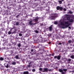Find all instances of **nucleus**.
<instances>
[{
    "mask_svg": "<svg viewBox=\"0 0 74 74\" xmlns=\"http://www.w3.org/2000/svg\"><path fill=\"white\" fill-rule=\"evenodd\" d=\"M57 16V15L56 14H53V15L51 16V18L53 20Z\"/></svg>",
    "mask_w": 74,
    "mask_h": 74,
    "instance_id": "1",
    "label": "nucleus"
},
{
    "mask_svg": "<svg viewBox=\"0 0 74 74\" xmlns=\"http://www.w3.org/2000/svg\"><path fill=\"white\" fill-rule=\"evenodd\" d=\"M42 3H43V4H45L46 5L45 6V7H47V6H48V5H49V4H49V3H47L46 1H43Z\"/></svg>",
    "mask_w": 74,
    "mask_h": 74,
    "instance_id": "2",
    "label": "nucleus"
},
{
    "mask_svg": "<svg viewBox=\"0 0 74 74\" xmlns=\"http://www.w3.org/2000/svg\"><path fill=\"white\" fill-rule=\"evenodd\" d=\"M33 39H34V41H35V42H38V39L37 38L36 36H33Z\"/></svg>",
    "mask_w": 74,
    "mask_h": 74,
    "instance_id": "3",
    "label": "nucleus"
},
{
    "mask_svg": "<svg viewBox=\"0 0 74 74\" xmlns=\"http://www.w3.org/2000/svg\"><path fill=\"white\" fill-rule=\"evenodd\" d=\"M56 9L57 10H60V11H62V10H63V8L59 6H58L56 7Z\"/></svg>",
    "mask_w": 74,
    "mask_h": 74,
    "instance_id": "4",
    "label": "nucleus"
},
{
    "mask_svg": "<svg viewBox=\"0 0 74 74\" xmlns=\"http://www.w3.org/2000/svg\"><path fill=\"white\" fill-rule=\"evenodd\" d=\"M61 58V56L60 55H58V56H55L54 57V59H56L57 58L58 60H60Z\"/></svg>",
    "mask_w": 74,
    "mask_h": 74,
    "instance_id": "5",
    "label": "nucleus"
},
{
    "mask_svg": "<svg viewBox=\"0 0 74 74\" xmlns=\"http://www.w3.org/2000/svg\"><path fill=\"white\" fill-rule=\"evenodd\" d=\"M38 19H39V18L38 16H37L35 18V19H33V21H34L35 22H38Z\"/></svg>",
    "mask_w": 74,
    "mask_h": 74,
    "instance_id": "6",
    "label": "nucleus"
},
{
    "mask_svg": "<svg viewBox=\"0 0 74 74\" xmlns=\"http://www.w3.org/2000/svg\"><path fill=\"white\" fill-rule=\"evenodd\" d=\"M64 23L65 25H66V24H67L69 27L71 25V23H69V22H68V21H65Z\"/></svg>",
    "mask_w": 74,
    "mask_h": 74,
    "instance_id": "7",
    "label": "nucleus"
},
{
    "mask_svg": "<svg viewBox=\"0 0 74 74\" xmlns=\"http://www.w3.org/2000/svg\"><path fill=\"white\" fill-rule=\"evenodd\" d=\"M44 70L43 71V72H45V71H48V69L47 68H45L43 69Z\"/></svg>",
    "mask_w": 74,
    "mask_h": 74,
    "instance_id": "8",
    "label": "nucleus"
},
{
    "mask_svg": "<svg viewBox=\"0 0 74 74\" xmlns=\"http://www.w3.org/2000/svg\"><path fill=\"white\" fill-rule=\"evenodd\" d=\"M32 22H33V21L32 20H31L29 22V25H33V23H32Z\"/></svg>",
    "mask_w": 74,
    "mask_h": 74,
    "instance_id": "9",
    "label": "nucleus"
},
{
    "mask_svg": "<svg viewBox=\"0 0 74 74\" xmlns=\"http://www.w3.org/2000/svg\"><path fill=\"white\" fill-rule=\"evenodd\" d=\"M49 30L50 32L52 31V25H51V26L49 28Z\"/></svg>",
    "mask_w": 74,
    "mask_h": 74,
    "instance_id": "10",
    "label": "nucleus"
},
{
    "mask_svg": "<svg viewBox=\"0 0 74 74\" xmlns=\"http://www.w3.org/2000/svg\"><path fill=\"white\" fill-rule=\"evenodd\" d=\"M69 22L70 23H72L74 22V20H73V19H70V20H69Z\"/></svg>",
    "mask_w": 74,
    "mask_h": 74,
    "instance_id": "11",
    "label": "nucleus"
},
{
    "mask_svg": "<svg viewBox=\"0 0 74 74\" xmlns=\"http://www.w3.org/2000/svg\"><path fill=\"white\" fill-rule=\"evenodd\" d=\"M23 74H29V72L28 71H24L23 73Z\"/></svg>",
    "mask_w": 74,
    "mask_h": 74,
    "instance_id": "12",
    "label": "nucleus"
},
{
    "mask_svg": "<svg viewBox=\"0 0 74 74\" xmlns=\"http://www.w3.org/2000/svg\"><path fill=\"white\" fill-rule=\"evenodd\" d=\"M60 25H61V26H65V24L63 22H61L60 23Z\"/></svg>",
    "mask_w": 74,
    "mask_h": 74,
    "instance_id": "13",
    "label": "nucleus"
},
{
    "mask_svg": "<svg viewBox=\"0 0 74 74\" xmlns=\"http://www.w3.org/2000/svg\"><path fill=\"white\" fill-rule=\"evenodd\" d=\"M5 64H5L4 65L5 67L7 68H8V67H9V66L8 65V64H7L6 65H5Z\"/></svg>",
    "mask_w": 74,
    "mask_h": 74,
    "instance_id": "14",
    "label": "nucleus"
},
{
    "mask_svg": "<svg viewBox=\"0 0 74 74\" xmlns=\"http://www.w3.org/2000/svg\"><path fill=\"white\" fill-rule=\"evenodd\" d=\"M59 72H60V73H62V72H63V70L61 69H60L58 70Z\"/></svg>",
    "mask_w": 74,
    "mask_h": 74,
    "instance_id": "15",
    "label": "nucleus"
},
{
    "mask_svg": "<svg viewBox=\"0 0 74 74\" xmlns=\"http://www.w3.org/2000/svg\"><path fill=\"white\" fill-rule=\"evenodd\" d=\"M16 30H17L16 29H14L13 32V33H16Z\"/></svg>",
    "mask_w": 74,
    "mask_h": 74,
    "instance_id": "16",
    "label": "nucleus"
},
{
    "mask_svg": "<svg viewBox=\"0 0 74 74\" xmlns=\"http://www.w3.org/2000/svg\"><path fill=\"white\" fill-rule=\"evenodd\" d=\"M66 19L67 21H69V20L70 19V17H66Z\"/></svg>",
    "mask_w": 74,
    "mask_h": 74,
    "instance_id": "17",
    "label": "nucleus"
},
{
    "mask_svg": "<svg viewBox=\"0 0 74 74\" xmlns=\"http://www.w3.org/2000/svg\"><path fill=\"white\" fill-rule=\"evenodd\" d=\"M71 17L72 18V19H74V15H72L71 16Z\"/></svg>",
    "mask_w": 74,
    "mask_h": 74,
    "instance_id": "18",
    "label": "nucleus"
},
{
    "mask_svg": "<svg viewBox=\"0 0 74 74\" xmlns=\"http://www.w3.org/2000/svg\"><path fill=\"white\" fill-rule=\"evenodd\" d=\"M58 2H59V3L60 4H61L62 3V1L59 0Z\"/></svg>",
    "mask_w": 74,
    "mask_h": 74,
    "instance_id": "19",
    "label": "nucleus"
},
{
    "mask_svg": "<svg viewBox=\"0 0 74 74\" xmlns=\"http://www.w3.org/2000/svg\"><path fill=\"white\" fill-rule=\"evenodd\" d=\"M15 58H16V59H19V56L18 55H16L15 56Z\"/></svg>",
    "mask_w": 74,
    "mask_h": 74,
    "instance_id": "20",
    "label": "nucleus"
},
{
    "mask_svg": "<svg viewBox=\"0 0 74 74\" xmlns=\"http://www.w3.org/2000/svg\"><path fill=\"white\" fill-rule=\"evenodd\" d=\"M12 64L13 65H15V64H16V62H13L12 63Z\"/></svg>",
    "mask_w": 74,
    "mask_h": 74,
    "instance_id": "21",
    "label": "nucleus"
},
{
    "mask_svg": "<svg viewBox=\"0 0 74 74\" xmlns=\"http://www.w3.org/2000/svg\"><path fill=\"white\" fill-rule=\"evenodd\" d=\"M71 42H72V41H71V40H70L68 41V42L69 44H71Z\"/></svg>",
    "mask_w": 74,
    "mask_h": 74,
    "instance_id": "22",
    "label": "nucleus"
},
{
    "mask_svg": "<svg viewBox=\"0 0 74 74\" xmlns=\"http://www.w3.org/2000/svg\"><path fill=\"white\" fill-rule=\"evenodd\" d=\"M4 58L2 57L0 58V60H3Z\"/></svg>",
    "mask_w": 74,
    "mask_h": 74,
    "instance_id": "23",
    "label": "nucleus"
},
{
    "mask_svg": "<svg viewBox=\"0 0 74 74\" xmlns=\"http://www.w3.org/2000/svg\"><path fill=\"white\" fill-rule=\"evenodd\" d=\"M19 23L17 22L16 23V26H18V25H19Z\"/></svg>",
    "mask_w": 74,
    "mask_h": 74,
    "instance_id": "24",
    "label": "nucleus"
},
{
    "mask_svg": "<svg viewBox=\"0 0 74 74\" xmlns=\"http://www.w3.org/2000/svg\"><path fill=\"white\" fill-rule=\"evenodd\" d=\"M65 28H67V27H69V26L68 25H65Z\"/></svg>",
    "mask_w": 74,
    "mask_h": 74,
    "instance_id": "25",
    "label": "nucleus"
},
{
    "mask_svg": "<svg viewBox=\"0 0 74 74\" xmlns=\"http://www.w3.org/2000/svg\"><path fill=\"white\" fill-rule=\"evenodd\" d=\"M54 24L55 25H57L58 24V22H57V21H55L54 22Z\"/></svg>",
    "mask_w": 74,
    "mask_h": 74,
    "instance_id": "26",
    "label": "nucleus"
},
{
    "mask_svg": "<svg viewBox=\"0 0 74 74\" xmlns=\"http://www.w3.org/2000/svg\"><path fill=\"white\" fill-rule=\"evenodd\" d=\"M47 36H49V37H51V36L52 34H49Z\"/></svg>",
    "mask_w": 74,
    "mask_h": 74,
    "instance_id": "27",
    "label": "nucleus"
},
{
    "mask_svg": "<svg viewBox=\"0 0 74 74\" xmlns=\"http://www.w3.org/2000/svg\"><path fill=\"white\" fill-rule=\"evenodd\" d=\"M63 70L64 71L66 72L67 71V70L66 69H63Z\"/></svg>",
    "mask_w": 74,
    "mask_h": 74,
    "instance_id": "28",
    "label": "nucleus"
},
{
    "mask_svg": "<svg viewBox=\"0 0 74 74\" xmlns=\"http://www.w3.org/2000/svg\"><path fill=\"white\" fill-rule=\"evenodd\" d=\"M32 71H33V72H35V71H36V69H33L32 70Z\"/></svg>",
    "mask_w": 74,
    "mask_h": 74,
    "instance_id": "29",
    "label": "nucleus"
},
{
    "mask_svg": "<svg viewBox=\"0 0 74 74\" xmlns=\"http://www.w3.org/2000/svg\"><path fill=\"white\" fill-rule=\"evenodd\" d=\"M38 10H41V8L40 7H38Z\"/></svg>",
    "mask_w": 74,
    "mask_h": 74,
    "instance_id": "30",
    "label": "nucleus"
},
{
    "mask_svg": "<svg viewBox=\"0 0 74 74\" xmlns=\"http://www.w3.org/2000/svg\"><path fill=\"white\" fill-rule=\"evenodd\" d=\"M39 70L40 71H42V68H39Z\"/></svg>",
    "mask_w": 74,
    "mask_h": 74,
    "instance_id": "31",
    "label": "nucleus"
},
{
    "mask_svg": "<svg viewBox=\"0 0 74 74\" xmlns=\"http://www.w3.org/2000/svg\"><path fill=\"white\" fill-rule=\"evenodd\" d=\"M71 58L72 59H74V56L73 55L71 56Z\"/></svg>",
    "mask_w": 74,
    "mask_h": 74,
    "instance_id": "32",
    "label": "nucleus"
},
{
    "mask_svg": "<svg viewBox=\"0 0 74 74\" xmlns=\"http://www.w3.org/2000/svg\"><path fill=\"white\" fill-rule=\"evenodd\" d=\"M31 67V66L30 64L27 66V67Z\"/></svg>",
    "mask_w": 74,
    "mask_h": 74,
    "instance_id": "33",
    "label": "nucleus"
},
{
    "mask_svg": "<svg viewBox=\"0 0 74 74\" xmlns=\"http://www.w3.org/2000/svg\"><path fill=\"white\" fill-rule=\"evenodd\" d=\"M11 34V32L10 31H9L8 32V34Z\"/></svg>",
    "mask_w": 74,
    "mask_h": 74,
    "instance_id": "34",
    "label": "nucleus"
},
{
    "mask_svg": "<svg viewBox=\"0 0 74 74\" xmlns=\"http://www.w3.org/2000/svg\"><path fill=\"white\" fill-rule=\"evenodd\" d=\"M35 32L36 33H38V30L35 31Z\"/></svg>",
    "mask_w": 74,
    "mask_h": 74,
    "instance_id": "35",
    "label": "nucleus"
},
{
    "mask_svg": "<svg viewBox=\"0 0 74 74\" xmlns=\"http://www.w3.org/2000/svg\"><path fill=\"white\" fill-rule=\"evenodd\" d=\"M66 10H67V9H66V8H64V11H66Z\"/></svg>",
    "mask_w": 74,
    "mask_h": 74,
    "instance_id": "36",
    "label": "nucleus"
},
{
    "mask_svg": "<svg viewBox=\"0 0 74 74\" xmlns=\"http://www.w3.org/2000/svg\"><path fill=\"white\" fill-rule=\"evenodd\" d=\"M19 36H22V34L20 33L19 34Z\"/></svg>",
    "mask_w": 74,
    "mask_h": 74,
    "instance_id": "37",
    "label": "nucleus"
},
{
    "mask_svg": "<svg viewBox=\"0 0 74 74\" xmlns=\"http://www.w3.org/2000/svg\"><path fill=\"white\" fill-rule=\"evenodd\" d=\"M69 14H73V12H71V11H69Z\"/></svg>",
    "mask_w": 74,
    "mask_h": 74,
    "instance_id": "38",
    "label": "nucleus"
},
{
    "mask_svg": "<svg viewBox=\"0 0 74 74\" xmlns=\"http://www.w3.org/2000/svg\"><path fill=\"white\" fill-rule=\"evenodd\" d=\"M18 47H21V44H18Z\"/></svg>",
    "mask_w": 74,
    "mask_h": 74,
    "instance_id": "39",
    "label": "nucleus"
},
{
    "mask_svg": "<svg viewBox=\"0 0 74 74\" xmlns=\"http://www.w3.org/2000/svg\"><path fill=\"white\" fill-rule=\"evenodd\" d=\"M33 24V25H36V24H37V23H32Z\"/></svg>",
    "mask_w": 74,
    "mask_h": 74,
    "instance_id": "40",
    "label": "nucleus"
},
{
    "mask_svg": "<svg viewBox=\"0 0 74 74\" xmlns=\"http://www.w3.org/2000/svg\"><path fill=\"white\" fill-rule=\"evenodd\" d=\"M71 59H68V61L69 62H70L71 61Z\"/></svg>",
    "mask_w": 74,
    "mask_h": 74,
    "instance_id": "41",
    "label": "nucleus"
},
{
    "mask_svg": "<svg viewBox=\"0 0 74 74\" xmlns=\"http://www.w3.org/2000/svg\"><path fill=\"white\" fill-rule=\"evenodd\" d=\"M65 16H69V15L68 14H65Z\"/></svg>",
    "mask_w": 74,
    "mask_h": 74,
    "instance_id": "42",
    "label": "nucleus"
},
{
    "mask_svg": "<svg viewBox=\"0 0 74 74\" xmlns=\"http://www.w3.org/2000/svg\"><path fill=\"white\" fill-rule=\"evenodd\" d=\"M31 52H33L34 51V50L33 49H32L31 50Z\"/></svg>",
    "mask_w": 74,
    "mask_h": 74,
    "instance_id": "43",
    "label": "nucleus"
},
{
    "mask_svg": "<svg viewBox=\"0 0 74 74\" xmlns=\"http://www.w3.org/2000/svg\"><path fill=\"white\" fill-rule=\"evenodd\" d=\"M62 28V29H65V27H61Z\"/></svg>",
    "mask_w": 74,
    "mask_h": 74,
    "instance_id": "44",
    "label": "nucleus"
},
{
    "mask_svg": "<svg viewBox=\"0 0 74 74\" xmlns=\"http://www.w3.org/2000/svg\"><path fill=\"white\" fill-rule=\"evenodd\" d=\"M19 16V15H18L16 16V18H18V16Z\"/></svg>",
    "mask_w": 74,
    "mask_h": 74,
    "instance_id": "45",
    "label": "nucleus"
},
{
    "mask_svg": "<svg viewBox=\"0 0 74 74\" xmlns=\"http://www.w3.org/2000/svg\"><path fill=\"white\" fill-rule=\"evenodd\" d=\"M62 44V43L61 42H60L59 43V45H61Z\"/></svg>",
    "mask_w": 74,
    "mask_h": 74,
    "instance_id": "46",
    "label": "nucleus"
},
{
    "mask_svg": "<svg viewBox=\"0 0 74 74\" xmlns=\"http://www.w3.org/2000/svg\"><path fill=\"white\" fill-rule=\"evenodd\" d=\"M62 74H64V72H61Z\"/></svg>",
    "mask_w": 74,
    "mask_h": 74,
    "instance_id": "47",
    "label": "nucleus"
},
{
    "mask_svg": "<svg viewBox=\"0 0 74 74\" xmlns=\"http://www.w3.org/2000/svg\"><path fill=\"white\" fill-rule=\"evenodd\" d=\"M69 29H71V27H69Z\"/></svg>",
    "mask_w": 74,
    "mask_h": 74,
    "instance_id": "48",
    "label": "nucleus"
},
{
    "mask_svg": "<svg viewBox=\"0 0 74 74\" xmlns=\"http://www.w3.org/2000/svg\"><path fill=\"white\" fill-rule=\"evenodd\" d=\"M51 42H49V44H51Z\"/></svg>",
    "mask_w": 74,
    "mask_h": 74,
    "instance_id": "49",
    "label": "nucleus"
},
{
    "mask_svg": "<svg viewBox=\"0 0 74 74\" xmlns=\"http://www.w3.org/2000/svg\"><path fill=\"white\" fill-rule=\"evenodd\" d=\"M68 48L67 49H70V48L69 47H68Z\"/></svg>",
    "mask_w": 74,
    "mask_h": 74,
    "instance_id": "50",
    "label": "nucleus"
},
{
    "mask_svg": "<svg viewBox=\"0 0 74 74\" xmlns=\"http://www.w3.org/2000/svg\"><path fill=\"white\" fill-rule=\"evenodd\" d=\"M71 52H74V50H73V51H71Z\"/></svg>",
    "mask_w": 74,
    "mask_h": 74,
    "instance_id": "51",
    "label": "nucleus"
},
{
    "mask_svg": "<svg viewBox=\"0 0 74 74\" xmlns=\"http://www.w3.org/2000/svg\"><path fill=\"white\" fill-rule=\"evenodd\" d=\"M37 0H34V1H36Z\"/></svg>",
    "mask_w": 74,
    "mask_h": 74,
    "instance_id": "52",
    "label": "nucleus"
},
{
    "mask_svg": "<svg viewBox=\"0 0 74 74\" xmlns=\"http://www.w3.org/2000/svg\"><path fill=\"white\" fill-rule=\"evenodd\" d=\"M29 64H32V62H30L29 63Z\"/></svg>",
    "mask_w": 74,
    "mask_h": 74,
    "instance_id": "53",
    "label": "nucleus"
},
{
    "mask_svg": "<svg viewBox=\"0 0 74 74\" xmlns=\"http://www.w3.org/2000/svg\"><path fill=\"white\" fill-rule=\"evenodd\" d=\"M61 1H64V0H61Z\"/></svg>",
    "mask_w": 74,
    "mask_h": 74,
    "instance_id": "54",
    "label": "nucleus"
},
{
    "mask_svg": "<svg viewBox=\"0 0 74 74\" xmlns=\"http://www.w3.org/2000/svg\"><path fill=\"white\" fill-rule=\"evenodd\" d=\"M73 40V42H74V40Z\"/></svg>",
    "mask_w": 74,
    "mask_h": 74,
    "instance_id": "55",
    "label": "nucleus"
},
{
    "mask_svg": "<svg viewBox=\"0 0 74 74\" xmlns=\"http://www.w3.org/2000/svg\"><path fill=\"white\" fill-rule=\"evenodd\" d=\"M52 56H53V54L52 55Z\"/></svg>",
    "mask_w": 74,
    "mask_h": 74,
    "instance_id": "56",
    "label": "nucleus"
},
{
    "mask_svg": "<svg viewBox=\"0 0 74 74\" xmlns=\"http://www.w3.org/2000/svg\"><path fill=\"white\" fill-rule=\"evenodd\" d=\"M24 1H25V0H24Z\"/></svg>",
    "mask_w": 74,
    "mask_h": 74,
    "instance_id": "57",
    "label": "nucleus"
},
{
    "mask_svg": "<svg viewBox=\"0 0 74 74\" xmlns=\"http://www.w3.org/2000/svg\"><path fill=\"white\" fill-rule=\"evenodd\" d=\"M39 45H40V44Z\"/></svg>",
    "mask_w": 74,
    "mask_h": 74,
    "instance_id": "58",
    "label": "nucleus"
},
{
    "mask_svg": "<svg viewBox=\"0 0 74 74\" xmlns=\"http://www.w3.org/2000/svg\"><path fill=\"white\" fill-rule=\"evenodd\" d=\"M49 71H51V70H49Z\"/></svg>",
    "mask_w": 74,
    "mask_h": 74,
    "instance_id": "59",
    "label": "nucleus"
}]
</instances>
